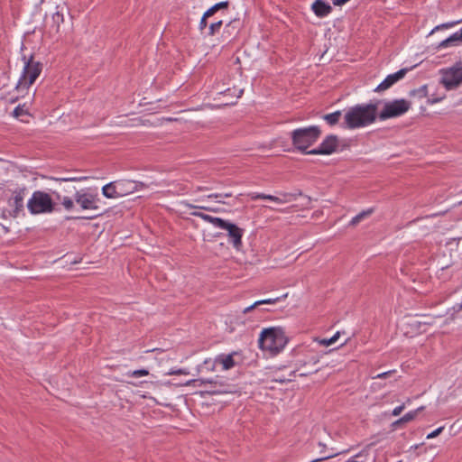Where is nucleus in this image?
Returning <instances> with one entry per match:
<instances>
[{
	"label": "nucleus",
	"mask_w": 462,
	"mask_h": 462,
	"mask_svg": "<svg viewBox=\"0 0 462 462\" xmlns=\"http://www.w3.org/2000/svg\"><path fill=\"white\" fill-rule=\"evenodd\" d=\"M42 69V65L39 61H34L32 57L27 61H24V67L21 78L19 79L15 90L21 91L27 89L26 101L19 104L13 111V116L16 118L23 116H31L29 113V106L32 104L36 90H32L31 86L34 83L36 79L40 76Z\"/></svg>",
	"instance_id": "nucleus-1"
},
{
	"label": "nucleus",
	"mask_w": 462,
	"mask_h": 462,
	"mask_svg": "<svg viewBox=\"0 0 462 462\" xmlns=\"http://www.w3.org/2000/svg\"><path fill=\"white\" fill-rule=\"evenodd\" d=\"M377 103L361 104L349 107L344 115L342 126L346 129L365 127L377 118Z\"/></svg>",
	"instance_id": "nucleus-2"
},
{
	"label": "nucleus",
	"mask_w": 462,
	"mask_h": 462,
	"mask_svg": "<svg viewBox=\"0 0 462 462\" xmlns=\"http://www.w3.org/2000/svg\"><path fill=\"white\" fill-rule=\"evenodd\" d=\"M287 342L288 339L281 328H264L258 340L260 348L273 353H279Z\"/></svg>",
	"instance_id": "nucleus-3"
},
{
	"label": "nucleus",
	"mask_w": 462,
	"mask_h": 462,
	"mask_svg": "<svg viewBox=\"0 0 462 462\" xmlns=\"http://www.w3.org/2000/svg\"><path fill=\"white\" fill-rule=\"evenodd\" d=\"M320 134L321 130L316 125L296 129L291 133L292 144L296 149L307 153L308 148L319 139Z\"/></svg>",
	"instance_id": "nucleus-4"
},
{
	"label": "nucleus",
	"mask_w": 462,
	"mask_h": 462,
	"mask_svg": "<svg viewBox=\"0 0 462 462\" xmlns=\"http://www.w3.org/2000/svg\"><path fill=\"white\" fill-rule=\"evenodd\" d=\"M55 202L50 194L37 190L34 191L27 202V208L32 215L51 213L55 209Z\"/></svg>",
	"instance_id": "nucleus-5"
},
{
	"label": "nucleus",
	"mask_w": 462,
	"mask_h": 462,
	"mask_svg": "<svg viewBox=\"0 0 462 462\" xmlns=\"http://www.w3.org/2000/svg\"><path fill=\"white\" fill-rule=\"evenodd\" d=\"M411 106V102L403 98L389 101L384 104L382 111L377 113V116L382 121L398 117L408 112Z\"/></svg>",
	"instance_id": "nucleus-6"
},
{
	"label": "nucleus",
	"mask_w": 462,
	"mask_h": 462,
	"mask_svg": "<svg viewBox=\"0 0 462 462\" xmlns=\"http://www.w3.org/2000/svg\"><path fill=\"white\" fill-rule=\"evenodd\" d=\"M440 83L447 90L457 88L462 83V64L456 63L454 66L440 70Z\"/></svg>",
	"instance_id": "nucleus-7"
},
{
	"label": "nucleus",
	"mask_w": 462,
	"mask_h": 462,
	"mask_svg": "<svg viewBox=\"0 0 462 462\" xmlns=\"http://www.w3.org/2000/svg\"><path fill=\"white\" fill-rule=\"evenodd\" d=\"M191 383H193L196 386L210 384L211 389L208 390V393H210V394H222V393H231L230 386L224 382H220L218 380L217 376L215 378H212V379L199 378V379L189 380L185 384L190 385Z\"/></svg>",
	"instance_id": "nucleus-8"
},
{
	"label": "nucleus",
	"mask_w": 462,
	"mask_h": 462,
	"mask_svg": "<svg viewBox=\"0 0 462 462\" xmlns=\"http://www.w3.org/2000/svg\"><path fill=\"white\" fill-rule=\"evenodd\" d=\"M338 145V138L337 135H328L320 145L313 150L307 152L308 154H322L328 155L336 152Z\"/></svg>",
	"instance_id": "nucleus-9"
},
{
	"label": "nucleus",
	"mask_w": 462,
	"mask_h": 462,
	"mask_svg": "<svg viewBox=\"0 0 462 462\" xmlns=\"http://www.w3.org/2000/svg\"><path fill=\"white\" fill-rule=\"evenodd\" d=\"M26 189L22 188L13 192L12 198L9 199L8 204L13 208L9 211L11 217H17L19 213L23 209V200L25 198Z\"/></svg>",
	"instance_id": "nucleus-10"
},
{
	"label": "nucleus",
	"mask_w": 462,
	"mask_h": 462,
	"mask_svg": "<svg viewBox=\"0 0 462 462\" xmlns=\"http://www.w3.org/2000/svg\"><path fill=\"white\" fill-rule=\"evenodd\" d=\"M76 203L83 209H97V199L94 194L86 189L77 191L75 194Z\"/></svg>",
	"instance_id": "nucleus-11"
},
{
	"label": "nucleus",
	"mask_w": 462,
	"mask_h": 462,
	"mask_svg": "<svg viewBox=\"0 0 462 462\" xmlns=\"http://www.w3.org/2000/svg\"><path fill=\"white\" fill-rule=\"evenodd\" d=\"M223 229L227 231L229 240L233 246L236 250H239L242 246L243 229L231 222H228Z\"/></svg>",
	"instance_id": "nucleus-12"
},
{
	"label": "nucleus",
	"mask_w": 462,
	"mask_h": 462,
	"mask_svg": "<svg viewBox=\"0 0 462 462\" xmlns=\"http://www.w3.org/2000/svg\"><path fill=\"white\" fill-rule=\"evenodd\" d=\"M243 27V22L239 18L231 20L226 24L222 37L225 42L233 41Z\"/></svg>",
	"instance_id": "nucleus-13"
},
{
	"label": "nucleus",
	"mask_w": 462,
	"mask_h": 462,
	"mask_svg": "<svg viewBox=\"0 0 462 462\" xmlns=\"http://www.w3.org/2000/svg\"><path fill=\"white\" fill-rule=\"evenodd\" d=\"M319 359L317 356H310L308 360H300L298 371H301L300 376H307L309 374L317 373L319 370L318 366Z\"/></svg>",
	"instance_id": "nucleus-14"
},
{
	"label": "nucleus",
	"mask_w": 462,
	"mask_h": 462,
	"mask_svg": "<svg viewBox=\"0 0 462 462\" xmlns=\"http://www.w3.org/2000/svg\"><path fill=\"white\" fill-rule=\"evenodd\" d=\"M408 69H402L393 74L388 75L375 88V91L381 92L390 88L394 83L402 79L406 73Z\"/></svg>",
	"instance_id": "nucleus-15"
},
{
	"label": "nucleus",
	"mask_w": 462,
	"mask_h": 462,
	"mask_svg": "<svg viewBox=\"0 0 462 462\" xmlns=\"http://www.w3.org/2000/svg\"><path fill=\"white\" fill-rule=\"evenodd\" d=\"M268 199V200L273 201L277 204H285V203L291 202L295 198H294V195L290 194V193H283L280 197L267 195V194H263V193H257V194L252 195V199Z\"/></svg>",
	"instance_id": "nucleus-16"
},
{
	"label": "nucleus",
	"mask_w": 462,
	"mask_h": 462,
	"mask_svg": "<svg viewBox=\"0 0 462 462\" xmlns=\"http://www.w3.org/2000/svg\"><path fill=\"white\" fill-rule=\"evenodd\" d=\"M137 189V184L129 180H117V197L126 196L133 193Z\"/></svg>",
	"instance_id": "nucleus-17"
},
{
	"label": "nucleus",
	"mask_w": 462,
	"mask_h": 462,
	"mask_svg": "<svg viewBox=\"0 0 462 462\" xmlns=\"http://www.w3.org/2000/svg\"><path fill=\"white\" fill-rule=\"evenodd\" d=\"M311 8L314 14L319 17H325L328 15L332 11V7L323 0H316L312 4Z\"/></svg>",
	"instance_id": "nucleus-18"
},
{
	"label": "nucleus",
	"mask_w": 462,
	"mask_h": 462,
	"mask_svg": "<svg viewBox=\"0 0 462 462\" xmlns=\"http://www.w3.org/2000/svg\"><path fill=\"white\" fill-rule=\"evenodd\" d=\"M215 363L222 365L224 370H229L236 365L233 354L220 355L215 359Z\"/></svg>",
	"instance_id": "nucleus-19"
},
{
	"label": "nucleus",
	"mask_w": 462,
	"mask_h": 462,
	"mask_svg": "<svg viewBox=\"0 0 462 462\" xmlns=\"http://www.w3.org/2000/svg\"><path fill=\"white\" fill-rule=\"evenodd\" d=\"M459 42H461V38L459 37V32H457L448 38H447L446 40L440 42L438 45V49L447 48L449 46H456Z\"/></svg>",
	"instance_id": "nucleus-20"
},
{
	"label": "nucleus",
	"mask_w": 462,
	"mask_h": 462,
	"mask_svg": "<svg viewBox=\"0 0 462 462\" xmlns=\"http://www.w3.org/2000/svg\"><path fill=\"white\" fill-rule=\"evenodd\" d=\"M422 318H423L422 320H420L416 318H410L409 321H408V325L420 330L421 326L433 324V319L428 318L425 316H423Z\"/></svg>",
	"instance_id": "nucleus-21"
},
{
	"label": "nucleus",
	"mask_w": 462,
	"mask_h": 462,
	"mask_svg": "<svg viewBox=\"0 0 462 462\" xmlns=\"http://www.w3.org/2000/svg\"><path fill=\"white\" fill-rule=\"evenodd\" d=\"M374 212V208H368L366 210H363L359 214H357L356 217H354L349 225L350 226H356L360 221H362L364 218L369 217Z\"/></svg>",
	"instance_id": "nucleus-22"
},
{
	"label": "nucleus",
	"mask_w": 462,
	"mask_h": 462,
	"mask_svg": "<svg viewBox=\"0 0 462 462\" xmlns=\"http://www.w3.org/2000/svg\"><path fill=\"white\" fill-rule=\"evenodd\" d=\"M341 117V112L336 111L331 114H327L323 116V119L329 125H335L339 122V119Z\"/></svg>",
	"instance_id": "nucleus-23"
},
{
	"label": "nucleus",
	"mask_w": 462,
	"mask_h": 462,
	"mask_svg": "<svg viewBox=\"0 0 462 462\" xmlns=\"http://www.w3.org/2000/svg\"><path fill=\"white\" fill-rule=\"evenodd\" d=\"M53 193L55 194L57 199L61 202V204L67 210H70L73 208L74 202L69 197H62L61 198V196L59 193H57V192H53Z\"/></svg>",
	"instance_id": "nucleus-24"
},
{
	"label": "nucleus",
	"mask_w": 462,
	"mask_h": 462,
	"mask_svg": "<svg viewBox=\"0 0 462 462\" xmlns=\"http://www.w3.org/2000/svg\"><path fill=\"white\" fill-rule=\"evenodd\" d=\"M103 194L107 198L116 197V185L114 182H110L105 185L102 189Z\"/></svg>",
	"instance_id": "nucleus-25"
},
{
	"label": "nucleus",
	"mask_w": 462,
	"mask_h": 462,
	"mask_svg": "<svg viewBox=\"0 0 462 462\" xmlns=\"http://www.w3.org/2000/svg\"><path fill=\"white\" fill-rule=\"evenodd\" d=\"M222 25H223V22L221 20L211 23L208 26V34L209 36L216 35L220 31Z\"/></svg>",
	"instance_id": "nucleus-26"
},
{
	"label": "nucleus",
	"mask_w": 462,
	"mask_h": 462,
	"mask_svg": "<svg viewBox=\"0 0 462 462\" xmlns=\"http://www.w3.org/2000/svg\"><path fill=\"white\" fill-rule=\"evenodd\" d=\"M428 95V87L423 85L417 89H413L410 92V96L418 97L420 98L425 97Z\"/></svg>",
	"instance_id": "nucleus-27"
},
{
	"label": "nucleus",
	"mask_w": 462,
	"mask_h": 462,
	"mask_svg": "<svg viewBox=\"0 0 462 462\" xmlns=\"http://www.w3.org/2000/svg\"><path fill=\"white\" fill-rule=\"evenodd\" d=\"M51 180H54L56 181H80L83 180H86V177H72L70 175H68L67 177H61V178H54L51 177Z\"/></svg>",
	"instance_id": "nucleus-28"
},
{
	"label": "nucleus",
	"mask_w": 462,
	"mask_h": 462,
	"mask_svg": "<svg viewBox=\"0 0 462 462\" xmlns=\"http://www.w3.org/2000/svg\"><path fill=\"white\" fill-rule=\"evenodd\" d=\"M339 336H340V333L337 332L330 338H324V339L319 340V344L322 346H330V345L334 344L338 339Z\"/></svg>",
	"instance_id": "nucleus-29"
},
{
	"label": "nucleus",
	"mask_w": 462,
	"mask_h": 462,
	"mask_svg": "<svg viewBox=\"0 0 462 462\" xmlns=\"http://www.w3.org/2000/svg\"><path fill=\"white\" fill-rule=\"evenodd\" d=\"M228 222H229V221H226V220L222 219V218H220V217H212V220H211V222H210V223H211L213 226H215L216 227H218V228L223 229V228L226 226V224H227Z\"/></svg>",
	"instance_id": "nucleus-30"
},
{
	"label": "nucleus",
	"mask_w": 462,
	"mask_h": 462,
	"mask_svg": "<svg viewBox=\"0 0 462 462\" xmlns=\"http://www.w3.org/2000/svg\"><path fill=\"white\" fill-rule=\"evenodd\" d=\"M184 206L188 208H199V209H203V210H207V211H213V212H217V209H215V208H209V207H205V206H199V205H193V204H190V203H188V202H184L183 203Z\"/></svg>",
	"instance_id": "nucleus-31"
},
{
	"label": "nucleus",
	"mask_w": 462,
	"mask_h": 462,
	"mask_svg": "<svg viewBox=\"0 0 462 462\" xmlns=\"http://www.w3.org/2000/svg\"><path fill=\"white\" fill-rule=\"evenodd\" d=\"M417 416V411H410L403 415L402 418H400V421H402L403 423H407L414 420Z\"/></svg>",
	"instance_id": "nucleus-32"
},
{
	"label": "nucleus",
	"mask_w": 462,
	"mask_h": 462,
	"mask_svg": "<svg viewBox=\"0 0 462 462\" xmlns=\"http://www.w3.org/2000/svg\"><path fill=\"white\" fill-rule=\"evenodd\" d=\"M191 216H194V217H200L201 219L207 221V222H211L212 220V216L210 215H207V214H204L202 212H199V211H194V212H191L190 213Z\"/></svg>",
	"instance_id": "nucleus-33"
},
{
	"label": "nucleus",
	"mask_w": 462,
	"mask_h": 462,
	"mask_svg": "<svg viewBox=\"0 0 462 462\" xmlns=\"http://www.w3.org/2000/svg\"><path fill=\"white\" fill-rule=\"evenodd\" d=\"M232 197V193H213L208 195V199H218V198H230Z\"/></svg>",
	"instance_id": "nucleus-34"
},
{
	"label": "nucleus",
	"mask_w": 462,
	"mask_h": 462,
	"mask_svg": "<svg viewBox=\"0 0 462 462\" xmlns=\"http://www.w3.org/2000/svg\"><path fill=\"white\" fill-rule=\"evenodd\" d=\"M148 374H149V371L146 369H139V370H134V372H132V375L135 376V377L146 376Z\"/></svg>",
	"instance_id": "nucleus-35"
},
{
	"label": "nucleus",
	"mask_w": 462,
	"mask_h": 462,
	"mask_svg": "<svg viewBox=\"0 0 462 462\" xmlns=\"http://www.w3.org/2000/svg\"><path fill=\"white\" fill-rule=\"evenodd\" d=\"M443 430H444V427H439V428L436 429L434 431H432L427 435V439H430L436 438L443 431Z\"/></svg>",
	"instance_id": "nucleus-36"
},
{
	"label": "nucleus",
	"mask_w": 462,
	"mask_h": 462,
	"mask_svg": "<svg viewBox=\"0 0 462 462\" xmlns=\"http://www.w3.org/2000/svg\"><path fill=\"white\" fill-rule=\"evenodd\" d=\"M228 5H229V2L228 1H223V2H219V3H217L216 5H214L215 9H217V11L227 8Z\"/></svg>",
	"instance_id": "nucleus-37"
},
{
	"label": "nucleus",
	"mask_w": 462,
	"mask_h": 462,
	"mask_svg": "<svg viewBox=\"0 0 462 462\" xmlns=\"http://www.w3.org/2000/svg\"><path fill=\"white\" fill-rule=\"evenodd\" d=\"M459 22H454V23H443V24H440V25H438L436 26L432 31H431V33L434 32L435 31L437 30H439L441 28H448V27H451L453 26L454 24H457Z\"/></svg>",
	"instance_id": "nucleus-38"
},
{
	"label": "nucleus",
	"mask_w": 462,
	"mask_h": 462,
	"mask_svg": "<svg viewBox=\"0 0 462 462\" xmlns=\"http://www.w3.org/2000/svg\"><path fill=\"white\" fill-rule=\"evenodd\" d=\"M26 91H27V89L17 91L20 94V96H17L15 98H12L11 102L14 103V102L18 101L19 97H22L24 99V101H26Z\"/></svg>",
	"instance_id": "nucleus-39"
},
{
	"label": "nucleus",
	"mask_w": 462,
	"mask_h": 462,
	"mask_svg": "<svg viewBox=\"0 0 462 462\" xmlns=\"http://www.w3.org/2000/svg\"><path fill=\"white\" fill-rule=\"evenodd\" d=\"M217 12V9H215V6L213 5L204 13V18H209Z\"/></svg>",
	"instance_id": "nucleus-40"
},
{
	"label": "nucleus",
	"mask_w": 462,
	"mask_h": 462,
	"mask_svg": "<svg viewBox=\"0 0 462 462\" xmlns=\"http://www.w3.org/2000/svg\"><path fill=\"white\" fill-rule=\"evenodd\" d=\"M52 19L55 23L59 24L60 22H63V14H61L60 12H56L52 15Z\"/></svg>",
	"instance_id": "nucleus-41"
},
{
	"label": "nucleus",
	"mask_w": 462,
	"mask_h": 462,
	"mask_svg": "<svg viewBox=\"0 0 462 462\" xmlns=\"http://www.w3.org/2000/svg\"><path fill=\"white\" fill-rule=\"evenodd\" d=\"M404 408H405L404 404H402V405H400V406H397V407H395V408L393 409V411L392 414H393V416H399V415L402 413V411L404 410Z\"/></svg>",
	"instance_id": "nucleus-42"
},
{
	"label": "nucleus",
	"mask_w": 462,
	"mask_h": 462,
	"mask_svg": "<svg viewBox=\"0 0 462 462\" xmlns=\"http://www.w3.org/2000/svg\"><path fill=\"white\" fill-rule=\"evenodd\" d=\"M207 20H208V18H204V15H202L199 24L200 31H203L207 27V25H208Z\"/></svg>",
	"instance_id": "nucleus-43"
},
{
	"label": "nucleus",
	"mask_w": 462,
	"mask_h": 462,
	"mask_svg": "<svg viewBox=\"0 0 462 462\" xmlns=\"http://www.w3.org/2000/svg\"><path fill=\"white\" fill-rule=\"evenodd\" d=\"M189 372L185 369L171 370L168 374H188Z\"/></svg>",
	"instance_id": "nucleus-44"
},
{
	"label": "nucleus",
	"mask_w": 462,
	"mask_h": 462,
	"mask_svg": "<svg viewBox=\"0 0 462 462\" xmlns=\"http://www.w3.org/2000/svg\"><path fill=\"white\" fill-rule=\"evenodd\" d=\"M279 300V298H275V299H267V300H258V302H260V305L262 304H273V303H275L277 302Z\"/></svg>",
	"instance_id": "nucleus-45"
},
{
	"label": "nucleus",
	"mask_w": 462,
	"mask_h": 462,
	"mask_svg": "<svg viewBox=\"0 0 462 462\" xmlns=\"http://www.w3.org/2000/svg\"><path fill=\"white\" fill-rule=\"evenodd\" d=\"M279 300V298H275V299H267V300H258V302H260V305L262 304H273V303H275L277 302Z\"/></svg>",
	"instance_id": "nucleus-46"
},
{
	"label": "nucleus",
	"mask_w": 462,
	"mask_h": 462,
	"mask_svg": "<svg viewBox=\"0 0 462 462\" xmlns=\"http://www.w3.org/2000/svg\"><path fill=\"white\" fill-rule=\"evenodd\" d=\"M393 372H394V371H387V372H383V373H382V374H377V375L374 376V378H381V379H383V378H386V377H388L390 374H392Z\"/></svg>",
	"instance_id": "nucleus-47"
},
{
	"label": "nucleus",
	"mask_w": 462,
	"mask_h": 462,
	"mask_svg": "<svg viewBox=\"0 0 462 462\" xmlns=\"http://www.w3.org/2000/svg\"><path fill=\"white\" fill-rule=\"evenodd\" d=\"M273 382H278V383H285V382H291L292 381V378H285V377H275L273 379Z\"/></svg>",
	"instance_id": "nucleus-48"
},
{
	"label": "nucleus",
	"mask_w": 462,
	"mask_h": 462,
	"mask_svg": "<svg viewBox=\"0 0 462 462\" xmlns=\"http://www.w3.org/2000/svg\"><path fill=\"white\" fill-rule=\"evenodd\" d=\"M337 454H330V455H326V456H322L319 458H316L314 460H312L311 462H319V461H322V460H326V459H328L330 457H335Z\"/></svg>",
	"instance_id": "nucleus-49"
},
{
	"label": "nucleus",
	"mask_w": 462,
	"mask_h": 462,
	"mask_svg": "<svg viewBox=\"0 0 462 462\" xmlns=\"http://www.w3.org/2000/svg\"><path fill=\"white\" fill-rule=\"evenodd\" d=\"M260 305V302L258 301H255L254 304H252L251 306L245 308L244 310V313H247L249 311H251L252 310H254L255 307L259 306Z\"/></svg>",
	"instance_id": "nucleus-50"
},
{
	"label": "nucleus",
	"mask_w": 462,
	"mask_h": 462,
	"mask_svg": "<svg viewBox=\"0 0 462 462\" xmlns=\"http://www.w3.org/2000/svg\"><path fill=\"white\" fill-rule=\"evenodd\" d=\"M443 98H444V97H434V98H429V99H428V103H429V104H435V103H438V102L441 101Z\"/></svg>",
	"instance_id": "nucleus-51"
},
{
	"label": "nucleus",
	"mask_w": 462,
	"mask_h": 462,
	"mask_svg": "<svg viewBox=\"0 0 462 462\" xmlns=\"http://www.w3.org/2000/svg\"><path fill=\"white\" fill-rule=\"evenodd\" d=\"M348 1L349 0H332V3L334 5L339 6V5L346 4Z\"/></svg>",
	"instance_id": "nucleus-52"
},
{
	"label": "nucleus",
	"mask_w": 462,
	"mask_h": 462,
	"mask_svg": "<svg viewBox=\"0 0 462 462\" xmlns=\"http://www.w3.org/2000/svg\"><path fill=\"white\" fill-rule=\"evenodd\" d=\"M403 424L402 421H400V419L395 420L394 422H393L392 426L394 427V428H397L399 427L400 425Z\"/></svg>",
	"instance_id": "nucleus-53"
},
{
	"label": "nucleus",
	"mask_w": 462,
	"mask_h": 462,
	"mask_svg": "<svg viewBox=\"0 0 462 462\" xmlns=\"http://www.w3.org/2000/svg\"><path fill=\"white\" fill-rule=\"evenodd\" d=\"M453 309L455 310V311H460L462 310V301L460 304L454 306Z\"/></svg>",
	"instance_id": "nucleus-54"
},
{
	"label": "nucleus",
	"mask_w": 462,
	"mask_h": 462,
	"mask_svg": "<svg viewBox=\"0 0 462 462\" xmlns=\"http://www.w3.org/2000/svg\"><path fill=\"white\" fill-rule=\"evenodd\" d=\"M244 92V89L240 88L237 90L236 97H240Z\"/></svg>",
	"instance_id": "nucleus-55"
},
{
	"label": "nucleus",
	"mask_w": 462,
	"mask_h": 462,
	"mask_svg": "<svg viewBox=\"0 0 462 462\" xmlns=\"http://www.w3.org/2000/svg\"><path fill=\"white\" fill-rule=\"evenodd\" d=\"M198 190H208V187H198L197 188Z\"/></svg>",
	"instance_id": "nucleus-56"
},
{
	"label": "nucleus",
	"mask_w": 462,
	"mask_h": 462,
	"mask_svg": "<svg viewBox=\"0 0 462 462\" xmlns=\"http://www.w3.org/2000/svg\"><path fill=\"white\" fill-rule=\"evenodd\" d=\"M423 409H424V407H423V406H421V407H419L418 409L414 410L413 411H417V414H418V413H419L420 411H421Z\"/></svg>",
	"instance_id": "nucleus-57"
},
{
	"label": "nucleus",
	"mask_w": 462,
	"mask_h": 462,
	"mask_svg": "<svg viewBox=\"0 0 462 462\" xmlns=\"http://www.w3.org/2000/svg\"><path fill=\"white\" fill-rule=\"evenodd\" d=\"M459 37L461 38V42H462V29L459 31Z\"/></svg>",
	"instance_id": "nucleus-58"
},
{
	"label": "nucleus",
	"mask_w": 462,
	"mask_h": 462,
	"mask_svg": "<svg viewBox=\"0 0 462 462\" xmlns=\"http://www.w3.org/2000/svg\"><path fill=\"white\" fill-rule=\"evenodd\" d=\"M295 373H296V371L291 372L290 376H295Z\"/></svg>",
	"instance_id": "nucleus-59"
},
{
	"label": "nucleus",
	"mask_w": 462,
	"mask_h": 462,
	"mask_svg": "<svg viewBox=\"0 0 462 462\" xmlns=\"http://www.w3.org/2000/svg\"><path fill=\"white\" fill-rule=\"evenodd\" d=\"M2 217L5 218L6 217V215H5V212L4 211L3 214H2Z\"/></svg>",
	"instance_id": "nucleus-60"
}]
</instances>
